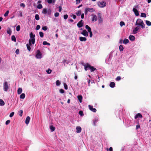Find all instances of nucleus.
Wrapping results in <instances>:
<instances>
[{
    "label": "nucleus",
    "mask_w": 151,
    "mask_h": 151,
    "mask_svg": "<svg viewBox=\"0 0 151 151\" xmlns=\"http://www.w3.org/2000/svg\"><path fill=\"white\" fill-rule=\"evenodd\" d=\"M20 29V27L19 25H18L16 27V30L17 31H19Z\"/></svg>",
    "instance_id": "46"
},
{
    "label": "nucleus",
    "mask_w": 151,
    "mask_h": 151,
    "mask_svg": "<svg viewBox=\"0 0 151 151\" xmlns=\"http://www.w3.org/2000/svg\"><path fill=\"white\" fill-rule=\"evenodd\" d=\"M90 69L91 70V72H93V71H94L96 70V68H94L93 66H91V68H90Z\"/></svg>",
    "instance_id": "31"
},
{
    "label": "nucleus",
    "mask_w": 151,
    "mask_h": 151,
    "mask_svg": "<svg viewBox=\"0 0 151 151\" xmlns=\"http://www.w3.org/2000/svg\"><path fill=\"white\" fill-rule=\"evenodd\" d=\"M82 22L83 20H81L77 24V25L79 28L83 26V24Z\"/></svg>",
    "instance_id": "13"
},
{
    "label": "nucleus",
    "mask_w": 151,
    "mask_h": 151,
    "mask_svg": "<svg viewBox=\"0 0 151 151\" xmlns=\"http://www.w3.org/2000/svg\"><path fill=\"white\" fill-rule=\"evenodd\" d=\"M81 34L85 37H87L88 34V32L85 30H83L81 32Z\"/></svg>",
    "instance_id": "12"
},
{
    "label": "nucleus",
    "mask_w": 151,
    "mask_h": 151,
    "mask_svg": "<svg viewBox=\"0 0 151 151\" xmlns=\"http://www.w3.org/2000/svg\"><path fill=\"white\" fill-rule=\"evenodd\" d=\"M138 8V6H134V7L133 9V11L134 12L136 16H138L139 15V12L136 9V8Z\"/></svg>",
    "instance_id": "7"
},
{
    "label": "nucleus",
    "mask_w": 151,
    "mask_h": 151,
    "mask_svg": "<svg viewBox=\"0 0 151 151\" xmlns=\"http://www.w3.org/2000/svg\"><path fill=\"white\" fill-rule=\"evenodd\" d=\"M14 112H12V113H11L9 115L10 117H12L14 116Z\"/></svg>",
    "instance_id": "54"
},
{
    "label": "nucleus",
    "mask_w": 151,
    "mask_h": 151,
    "mask_svg": "<svg viewBox=\"0 0 151 151\" xmlns=\"http://www.w3.org/2000/svg\"><path fill=\"white\" fill-rule=\"evenodd\" d=\"M37 8L39 9H40L42 8V4H40L38 5Z\"/></svg>",
    "instance_id": "39"
},
{
    "label": "nucleus",
    "mask_w": 151,
    "mask_h": 151,
    "mask_svg": "<svg viewBox=\"0 0 151 151\" xmlns=\"http://www.w3.org/2000/svg\"><path fill=\"white\" fill-rule=\"evenodd\" d=\"M42 29L44 31H46L47 29V27L46 26H45L42 27Z\"/></svg>",
    "instance_id": "47"
},
{
    "label": "nucleus",
    "mask_w": 151,
    "mask_h": 151,
    "mask_svg": "<svg viewBox=\"0 0 151 151\" xmlns=\"http://www.w3.org/2000/svg\"><path fill=\"white\" fill-rule=\"evenodd\" d=\"M40 26L38 25H37L36 26V29L37 30H38L40 28Z\"/></svg>",
    "instance_id": "64"
},
{
    "label": "nucleus",
    "mask_w": 151,
    "mask_h": 151,
    "mask_svg": "<svg viewBox=\"0 0 151 151\" xmlns=\"http://www.w3.org/2000/svg\"><path fill=\"white\" fill-rule=\"evenodd\" d=\"M71 17H72L73 19H75L76 18V16L74 14H72Z\"/></svg>",
    "instance_id": "59"
},
{
    "label": "nucleus",
    "mask_w": 151,
    "mask_h": 151,
    "mask_svg": "<svg viewBox=\"0 0 151 151\" xmlns=\"http://www.w3.org/2000/svg\"><path fill=\"white\" fill-rule=\"evenodd\" d=\"M98 17V21L99 22V23H101L102 22V18L100 16H99Z\"/></svg>",
    "instance_id": "23"
},
{
    "label": "nucleus",
    "mask_w": 151,
    "mask_h": 151,
    "mask_svg": "<svg viewBox=\"0 0 151 151\" xmlns=\"http://www.w3.org/2000/svg\"><path fill=\"white\" fill-rule=\"evenodd\" d=\"M39 35H40V36L41 37H42L44 36V35H43V33L41 32H39Z\"/></svg>",
    "instance_id": "48"
},
{
    "label": "nucleus",
    "mask_w": 151,
    "mask_h": 151,
    "mask_svg": "<svg viewBox=\"0 0 151 151\" xmlns=\"http://www.w3.org/2000/svg\"><path fill=\"white\" fill-rule=\"evenodd\" d=\"M107 151H113V148L111 147H110L109 149L108 148H106Z\"/></svg>",
    "instance_id": "53"
},
{
    "label": "nucleus",
    "mask_w": 151,
    "mask_h": 151,
    "mask_svg": "<svg viewBox=\"0 0 151 151\" xmlns=\"http://www.w3.org/2000/svg\"><path fill=\"white\" fill-rule=\"evenodd\" d=\"M64 88L65 89L67 90L68 89V86L67 85V84L65 83H64Z\"/></svg>",
    "instance_id": "52"
},
{
    "label": "nucleus",
    "mask_w": 151,
    "mask_h": 151,
    "mask_svg": "<svg viewBox=\"0 0 151 151\" xmlns=\"http://www.w3.org/2000/svg\"><path fill=\"white\" fill-rule=\"evenodd\" d=\"M35 19L37 20H39V19H40V17H39V16L37 14H36L35 15Z\"/></svg>",
    "instance_id": "38"
},
{
    "label": "nucleus",
    "mask_w": 151,
    "mask_h": 151,
    "mask_svg": "<svg viewBox=\"0 0 151 151\" xmlns=\"http://www.w3.org/2000/svg\"><path fill=\"white\" fill-rule=\"evenodd\" d=\"M145 22L147 25L149 26L151 25V22L150 21L148 20H146Z\"/></svg>",
    "instance_id": "34"
},
{
    "label": "nucleus",
    "mask_w": 151,
    "mask_h": 151,
    "mask_svg": "<svg viewBox=\"0 0 151 151\" xmlns=\"http://www.w3.org/2000/svg\"><path fill=\"white\" fill-rule=\"evenodd\" d=\"M98 6L101 8H103L106 5V3L104 1H102L98 2Z\"/></svg>",
    "instance_id": "4"
},
{
    "label": "nucleus",
    "mask_w": 151,
    "mask_h": 151,
    "mask_svg": "<svg viewBox=\"0 0 151 151\" xmlns=\"http://www.w3.org/2000/svg\"><path fill=\"white\" fill-rule=\"evenodd\" d=\"M20 6L23 7V8H24L25 6V5L24 3H21L20 4Z\"/></svg>",
    "instance_id": "61"
},
{
    "label": "nucleus",
    "mask_w": 151,
    "mask_h": 151,
    "mask_svg": "<svg viewBox=\"0 0 151 151\" xmlns=\"http://www.w3.org/2000/svg\"><path fill=\"white\" fill-rule=\"evenodd\" d=\"M120 25L121 27H122L125 25V23L124 22L121 21L120 23Z\"/></svg>",
    "instance_id": "50"
},
{
    "label": "nucleus",
    "mask_w": 151,
    "mask_h": 151,
    "mask_svg": "<svg viewBox=\"0 0 151 151\" xmlns=\"http://www.w3.org/2000/svg\"><path fill=\"white\" fill-rule=\"evenodd\" d=\"M50 129L51 131V132H53L55 130V128L52 126H51L50 127Z\"/></svg>",
    "instance_id": "43"
},
{
    "label": "nucleus",
    "mask_w": 151,
    "mask_h": 151,
    "mask_svg": "<svg viewBox=\"0 0 151 151\" xmlns=\"http://www.w3.org/2000/svg\"><path fill=\"white\" fill-rule=\"evenodd\" d=\"M140 128V126L138 124L136 125V129H137Z\"/></svg>",
    "instance_id": "62"
},
{
    "label": "nucleus",
    "mask_w": 151,
    "mask_h": 151,
    "mask_svg": "<svg viewBox=\"0 0 151 151\" xmlns=\"http://www.w3.org/2000/svg\"><path fill=\"white\" fill-rule=\"evenodd\" d=\"M129 38L131 41H133L134 40L135 37L134 36L131 35L129 36Z\"/></svg>",
    "instance_id": "21"
},
{
    "label": "nucleus",
    "mask_w": 151,
    "mask_h": 151,
    "mask_svg": "<svg viewBox=\"0 0 151 151\" xmlns=\"http://www.w3.org/2000/svg\"><path fill=\"white\" fill-rule=\"evenodd\" d=\"M47 11L46 9L45 8H44L43 9L42 11V13L43 14H46L47 13Z\"/></svg>",
    "instance_id": "28"
},
{
    "label": "nucleus",
    "mask_w": 151,
    "mask_h": 151,
    "mask_svg": "<svg viewBox=\"0 0 151 151\" xmlns=\"http://www.w3.org/2000/svg\"><path fill=\"white\" fill-rule=\"evenodd\" d=\"M82 65L84 67V69L85 70H87L88 69H90L91 66L88 63H87L85 64H82Z\"/></svg>",
    "instance_id": "8"
},
{
    "label": "nucleus",
    "mask_w": 151,
    "mask_h": 151,
    "mask_svg": "<svg viewBox=\"0 0 151 151\" xmlns=\"http://www.w3.org/2000/svg\"><path fill=\"white\" fill-rule=\"evenodd\" d=\"M85 28L87 30L88 32L91 31V28L88 25H86Z\"/></svg>",
    "instance_id": "24"
},
{
    "label": "nucleus",
    "mask_w": 151,
    "mask_h": 151,
    "mask_svg": "<svg viewBox=\"0 0 151 151\" xmlns=\"http://www.w3.org/2000/svg\"><path fill=\"white\" fill-rule=\"evenodd\" d=\"M142 115L140 113H138L137 114L134 116L135 119H137L138 118H142Z\"/></svg>",
    "instance_id": "16"
},
{
    "label": "nucleus",
    "mask_w": 151,
    "mask_h": 151,
    "mask_svg": "<svg viewBox=\"0 0 151 151\" xmlns=\"http://www.w3.org/2000/svg\"><path fill=\"white\" fill-rule=\"evenodd\" d=\"M111 60V58H110V57H109V58H107L106 60V63H109Z\"/></svg>",
    "instance_id": "25"
},
{
    "label": "nucleus",
    "mask_w": 151,
    "mask_h": 151,
    "mask_svg": "<svg viewBox=\"0 0 151 151\" xmlns=\"http://www.w3.org/2000/svg\"><path fill=\"white\" fill-rule=\"evenodd\" d=\"M59 14L58 12H56L54 14V16L55 17H58L59 15Z\"/></svg>",
    "instance_id": "55"
},
{
    "label": "nucleus",
    "mask_w": 151,
    "mask_h": 151,
    "mask_svg": "<svg viewBox=\"0 0 151 151\" xmlns=\"http://www.w3.org/2000/svg\"><path fill=\"white\" fill-rule=\"evenodd\" d=\"M90 34V37H91L92 36V33L91 31L90 32H88Z\"/></svg>",
    "instance_id": "63"
},
{
    "label": "nucleus",
    "mask_w": 151,
    "mask_h": 151,
    "mask_svg": "<svg viewBox=\"0 0 151 151\" xmlns=\"http://www.w3.org/2000/svg\"><path fill=\"white\" fill-rule=\"evenodd\" d=\"M47 1L48 3L52 4H54L55 2V0H47Z\"/></svg>",
    "instance_id": "19"
},
{
    "label": "nucleus",
    "mask_w": 151,
    "mask_h": 151,
    "mask_svg": "<svg viewBox=\"0 0 151 151\" xmlns=\"http://www.w3.org/2000/svg\"><path fill=\"white\" fill-rule=\"evenodd\" d=\"M35 35L33 34V33L31 32L30 34V39L29 40V44H27L26 46L27 50L30 51L31 50V48L30 46L32 45V43L33 45H34L35 43Z\"/></svg>",
    "instance_id": "1"
},
{
    "label": "nucleus",
    "mask_w": 151,
    "mask_h": 151,
    "mask_svg": "<svg viewBox=\"0 0 151 151\" xmlns=\"http://www.w3.org/2000/svg\"><path fill=\"white\" fill-rule=\"evenodd\" d=\"M7 32L8 34L9 35H11L12 33V31L10 29V28H9L7 30Z\"/></svg>",
    "instance_id": "33"
},
{
    "label": "nucleus",
    "mask_w": 151,
    "mask_h": 151,
    "mask_svg": "<svg viewBox=\"0 0 151 151\" xmlns=\"http://www.w3.org/2000/svg\"><path fill=\"white\" fill-rule=\"evenodd\" d=\"M78 100L80 103H81L82 101V96L81 95H78L77 96Z\"/></svg>",
    "instance_id": "20"
},
{
    "label": "nucleus",
    "mask_w": 151,
    "mask_h": 151,
    "mask_svg": "<svg viewBox=\"0 0 151 151\" xmlns=\"http://www.w3.org/2000/svg\"><path fill=\"white\" fill-rule=\"evenodd\" d=\"M9 12V11L8 10L5 13V14L4 15V17H6L8 15V14Z\"/></svg>",
    "instance_id": "51"
},
{
    "label": "nucleus",
    "mask_w": 151,
    "mask_h": 151,
    "mask_svg": "<svg viewBox=\"0 0 151 151\" xmlns=\"http://www.w3.org/2000/svg\"><path fill=\"white\" fill-rule=\"evenodd\" d=\"M115 83L113 82H111L110 83L109 86L111 88H114L115 87Z\"/></svg>",
    "instance_id": "22"
},
{
    "label": "nucleus",
    "mask_w": 151,
    "mask_h": 151,
    "mask_svg": "<svg viewBox=\"0 0 151 151\" xmlns=\"http://www.w3.org/2000/svg\"><path fill=\"white\" fill-rule=\"evenodd\" d=\"M76 132L78 133H80L81 131V128L80 126H77L76 127Z\"/></svg>",
    "instance_id": "15"
},
{
    "label": "nucleus",
    "mask_w": 151,
    "mask_h": 151,
    "mask_svg": "<svg viewBox=\"0 0 151 151\" xmlns=\"http://www.w3.org/2000/svg\"><path fill=\"white\" fill-rule=\"evenodd\" d=\"M92 16L91 20L93 22H96L97 20V17L94 14H92L91 15Z\"/></svg>",
    "instance_id": "10"
},
{
    "label": "nucleus",
    "mask_w": 151,
    "mask_h": 151,
    "mask_svg": "<svg viewBox=\"0 0 151 151\" xmlns=\"http://www.w3.org/2000/svg\"><path fill=\"white\" fill-rule=\"evenodd\" d=\"M129 42V40L128 39H124L123 41V43L124 44H126L128 43Z\"/></svg>",
    "instance_id": "29"
},
{
    "label": "nucleus",
    "mask_w": 151,
    "mask_h": 151,
    "mask_svg": "<svg viewBox=\"0 0 151 151\" xmlns=\"http://www.w3.org/2000/svg\"><path fill=\"white\" fill-rule=\"evenodd\" d=\"M5 104V103L4 101L1 99H0V106H3Z\"/></svg>",
    "instance_id": "27"
},
{
    "label": "nucleus",
    "mask_w": 151,
    "mask_h": 151,
    "mask_svg": "<svg viewBox=\"0 0 151 151\" xmlns=\"http://www.w3.org/2000/svg\"><path fill=\"white\" fill-rule=\"evenodd\" d=\"M121 79V77L120 76H117L116 79V81H120Z\"/></svg>",
    "instance_id": "49"
},
{
    "label": "nucleus",
    "mask_w": 151,
    "mask_h": 151,
    "mask_svg": "<svg viewBox=\"0 0 151 151\" xmlns=\"http://www.w3.org/2000/svg\"><path fill=\"white\" fill-rule=\"evenodd\" d=\"M95 11V9L92 8H86L85 10V14H87L88 12H93Z\"/></svg>",
    "instance_id": "6"
},
{
    "label": "nucleus",
    "mask_w": 151,
    "mask_h": 151,
    "mask_svg": "<svg viewBox=\"0 0 151 151\" xmlns=\"http://www.w3.org/2000/svg\"><path fill=\"white\" fill-rule=\"evenodd\" d=\"M68 15L67 14H65L64 15L63 18L65 19H66L68 17Z\"/></svg>",
    "instance_id": "57"
},
{
    "label": "nucleus",
    "mask_w": 151,
    "mask_h": 151,
    "mask_svg": "<svg viewBox=\"0 0 151 151\" xmlns=\"http://www.w3.org/2000/svg\"><path fill=\"white\" fill-rule=\"evenodd\" d=\"M124 49L123 46L122 45H120L119 46V50L120 51H122Z\"/></svg>",
    "instance_id": "36"
},
{
    "label": "nucleus",
    "mask_w": 151,
    "mask_h": 151,
    "mask_svg": "<svg viewBox=\"0 0 151 151\" xmlns=\"http://www.w3.org/2000/svg\"><path fill=\"white\" fill-rule=\"evenodd\" d=\"M81 10H79L76 12V15L78 16H80L81 14Z\"/></svg>",
    "instance_id": "30"
},
{
    "label": "nucleus",
    "mask_w": 151,
    "mask_h": 151,
    "mask_svg": "<svg viewBox=\"0 0 151 151\" xmlns=\"http://www.w3.org/2000/svg\"><path fill=\"white\" fill-rule=\"evenodd\" d=\"M18 12V16L22 17V12L21 11H20Z\"/></svg>",
    "instance_id": "45"
},
{
    "label": "nucleus",
    "mask_w": 151,
    "mask_h": 151,
    "mask_svg": "<svg viewBox=\"0 0 151 151\" xmlns=\"http://www.w3.org/2000/svg\"><path fill=\"white\" fill-rule=\"evenodd\" d=\"M30 120V117L29 116H27L25 120V123L26 124L28 125L29 123V121Z\"/></svg>",
    "instance_id": "18"
},
{
    "label": "nucleus",
    "mask_w": 151,
    "mask_h": 151,
    "mask_svg": "<svg viewBox=\"0 0 151 151\" xmlns=\"http://www.w3.org/2000/svg\"><path fill=\"white\" fill-rule=\"evenodd\" d=\"M79 114L81 116L83 115V112L82 111H80L79 112Z\"/></svg>",
    "instance_id": "56"
},
{
    "label": "nucleus",
    "mask_w": 151,
    "mask_h": 151,
    "mask_svg": "<svg viewBox=\"0 0 151 151\" xmlns=\"http://www.w3.org/2000/svg\"><path fill=\"white\" fill-rule=\"evenodd\" d=\"M98 121V119L97 117H95L94 119L93 120V125L94 126H96V123Z\"/></svg>",
    "instance_id": "14"
},
{
    "label": "nucleus",
    "mask_w": 151,
    "mask_h": 151,
    "mask_svg": "<svg viewBox=\"0 0 151 151\" xmlns=\"http://www.w3.org/2000/svg\"><path fill=\"white\" fill-rule=\"evenodd\" d=\"M10 122V120H8L6 121L5 122V124L6 125L8 124Z\"/></svg>",
    "instance_id": "58"
},
{
    "label": "nucleus",
    "mask_w": 151,
    "mask_h": 151,
    "mask_svg": "<svg viewBox=\"0 0 151 151\" xmlns=\"http://www.w3.org/2000/svg\"><path fill=\"white\" fill-rule=\"evenodd\" d=\"M25 95L24 93H22L20 95V99H24L25 98Z\"/></svg>",
    "instance_id": "32"
},
{
    "label": "nucleus",
    "mask_w": 151,
    "mask_h": 151,
    "mask_svg": "<svg viewBox=\"0 0 151 151\" xmlns=\"http://www.w3.org/2000/svg\"><path fill=\"white\" fill-rule=\"evenodd\" d=\"M140 29V27L139 26L136 27L133 29V34H136L138 32L139 30Z\"/></svg>",
    "instance_id": "9"
},
{
    "label": "nucleus",
    "mask_w": 151,
    "mask_h": 151,
    "mask_svg": "<svg viewBox=\"0 0 151 151\" xmlns=\"http://www.w3.org/2000/svg\"><path fill=\"white\" fill-rule=\"evenodd\" d=\"M23 111L22 110L19 111L18 112V114L20 116H22V115Z\"/></svg>",
    "instance_id": "35"
},
{
    "label": "nucleus",
    "mask_w": 151,
    "mask_h": 151,
    "mask_svg": "<svg viewBox=\"0 0 151 151\" xmlns=\"http://www.w3.org/2000/svg\"><path fill=\"white\" fill-rule=\"evenodd\" d=\"M135 25L138 26H140L142 29L144 28L145 27L143 21L142 19H137Z\"/></svg>",
    "instance_id": "2"
},
{
    "label": "nucleus",
    "mask_w": 151,
    "mask_h": 151,
    "mask_svg": "<svg viewBox=\"0 0 151 151\" xmlns=\"http://www.w3.org/2000/svg\"><path fill=\"white\" fill-rule=\"evenodd\" d=\"M141 17H146V15L145 13H142L141 14Z\"/></svg>",
    "instance_id": "40"
},
{
    "label": "nucleus",
    "mask_w": 151,
    "mask_h": 151,
    "mask_svg": "<svg viewBox=\"0 0 151 151\" xmlns=\"http://www.w3.org/2000/svg\"><path fill=\"white\" fill-rule=\"evenodd\" d=\"M35 58L37 59H41L42 56V53L39 50H38L35 55Z\"/></svg>",
    "instance_id": "5"
},
{
    "label": "nucleus",
    "mask_w": 151,
    "mask_h": 151,
    "mask_svg": "<svg viewBox=\"0 0 151 151\" xmlns=\"http://www.w3.org/2000/svg\"><path fill=\"white\" fill-rule=\"evenodd\" d=\"M22 89L21 88H19L17 90V93L18 94H21L22 92Z\"/></svg>",
    "instance_id": "26"
},
{
    "label": "nucleus",
    "mask_w": 151,
    "mask_h": 151,
    "mask_svg": "<svg viewBox=\"0 0 151 151\" xmlns=\"http://www.w3.org/2000/svg\"><path fill=\"white\" fill-rule=\"evenodd\" d=\"M10 85L7 82L5 81L3 84V88L4 90L6 92L7 91L9 88Z\"/></svg>",
    "instance_id": "3"
},
{
    "label": "nucleus",
    "mask_w": 151,
    "mask_h": 151,
    "mask_svg": "<svg viewBox=\"0 0 151 151\" xmlns=\"http://www.w3.org/2000/svg\"><path fill=\"white\" fill-rule=\"evenodd\" d=\"M43 44L44 45H50V43H48L46 41H44L43 42Z\"/></svg>",
    "instance_id": "42"
},
{
    "label": "nucleus",
    "mask_w": 151,
    "mask_h": 151,
    "mask_svg": "<svg viewBox=\"0 0 151 151\" xmlns=\"http://www.w3.org/2000/svg\"><path fill=\"white\" fill-rule=\"evenodd\" d=\"M11 39L12 41H14L15 42H16V38L14 36L12 35V36Z\"/></svg>",
    "instance_id": "37"
},
{
    "label": "nucleus",
    "mask_w": 151,
    "mask_h": 151,
    "mask_svg": "<svg viewBox=\"0 0 151 151\" xmlns=\"http://www.w3.org/2000/svg\"><path fill=\"white\" fill-rule=\"evenodd\" d=\"M79 40L81 42H85L87 40V39L85 37H79Z\"/></svg>",
    "instance_id": "17"
},
{
    "label": "nucleus",
    "mask_w": 151,
    "mask_h": 151,
    "mask_svg": "<svg viewBox=\"0 0 151 151\" xmlns=\"http://www.w3.org/2000/svg\"><path fill=\"white\" fill-rule=\"evenodd\" d=\"M88 108L91 111H93V112H96V109L93 108V106L91 105H89L88 106Z\"/></svg>",
    "instance_id": "11"
},
{
    "label": "nucleus",
    "mask_w": 151,
    "mask_h": 151,
    "mask_svg": "<svg viewBox=\"0 0 151 151\" xmlns=\"http://www.w3.org/2000/svg\"><path fill=\"white\" fill-rule=\"evenodd\" d=\"M60 93H64V91L63 89H60L59 90Z\"/></svg>",
    "instance_id": "60"
},
{
    "label": "nucleus",
    "mask_w": 151,
    "mask_h": 151,
    "mask_svg": "<svg viewBox=\"0 0 151 151\" xmlns=\"http://www.w3.org/2000/svg\"><path fill=\"white\" fill-rule=\"evenodd\" d=\"M56 85L57 86H59L60 84V82L59 80H57L56 81Z\"/></svg>",
    "instance_id": "41"
},
{
    "label": "nucleus",
    "mask_w": 151,
    "mask_h": 151,
    "mask_svg": "<svg viewBox=\"0 0 151 151\" xmlns=\"http://www.w3.org/2000/svg\"><path fill=\"white\" fill-rule=\"evenodd\" d=\"M46 72L48 74L51 73L52 72V70L50 69L49 68L46 71Z\"/></svg>",
    "instance_id": "44"
}]
</instances>
